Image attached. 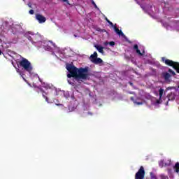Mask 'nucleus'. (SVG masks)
Returning <instances> with one entry per match:
<instances>
[{
	"mask_svg": "<svg viewBox=\"0 0 179 179\" xmlns=\"http://www.w3.org/2000/svg\"><path fill=\"white\" fill-rule=\"evenodd\" d=\"M168 72H169V73H171L173 76H176V72H174V71H173L171 69H169L168 70Z\"/></svg>",
	"mask_w": 179,
	"mask_h": 179,
	"instance_id": "nucleus-18",
	"label": "nucleus"
},
{
	"mask_svg": "<svg viewBox=\"0 0 179 179\" xmlns=\"http://www.w3.org/2000/svg\"><path fill=\"white\" fill-rule=\"evenodd\" d=\"M95 48H96V50L99 51V52H100L101 54H104V48H103L102 46L101 45H95Z\"/></svg>",
	"mask_w": 179,
	"mask_h": 179,
	"instance_id": "nucleus-9",
	"label": "nucleus"
},
{
	"mask_svg": "<svg viewBox=\"0 0 179 179\" xmlns=\"http://www.w3.org/2000/svg\"><path fill=\"white\" fill-rule=\"evenodd\" d=\"M90 1H93V0H90Z\"/></svg>",
	"mask_w": 179,
	"mask_h": 179,
	"instance_id": "nucleus-37",
	"label": "nucleus"
},
{
	"mask_svg": "<svg viewBox=\"0 0 179 179\" xmlns=\"http://www.w3.org/2000/svg\"><path fill=\"white\" fill-rule=\"evenodd\" d=\"M135 104H137V106H142V104H143V102L141 101V102H138V101H134Z\"/></svg>",
	"mask_w": 179,
	"mask_h": 179,
	"instance_id": "nucleus-21",
	"label": "nucleus"
},
{
	"mask_svg": "<svg viewBox=\"0 0 179 179\" xmlns=\"http://www.w3.org/2000/svg\"><path fill=\"white\" fill-rule=\"evenodd\" d=\"M162 76H163L164 80H166V81L170 80V78H171V75H170V73H169L167 72L163 73Z\"/></svg>",
	"mask_w": 179,
	"mask_h": 179,
	"instance_id": "nucleus-8",
	"label": "nucleus"
},
{
	"mask_svg": "<svg viewBox=\"0 0 179 179\" xmlns=\"http://www.w3.org/2000/svg\"><path fill=\"white\" fill-rule=\"evenodd\" d=\"M29 13L30 15H34V10H30L29 11Z\"/></svg>",
	"mask_w": 179,
	"mask_h": 179,
	"instance_id": "nucleus-23",
	"label": "nucleus"
},
{
	"mask_svg": "<svg viewBox=\"0 0 179 179\" xmlns=\"http://www.w3.org/2000/svg\"><path fill=\"white\" fill-rule=\"evenodd\" d=\"M47 50H48V51H50V50H51V47L48 46V47L47 48Z\"/></svg>",
	"mask_w": 179,
	"mask_h": 179,
	"instance_id": "nucleus-27",
	"label": "nucleus"
},
{
	"mask_svg": "<svg viewBox=\"0 0 179 179\" xmlns=\"http://www.w3.org/2000/svg\"><path fill=\"white\" fill-rule=\"evenodd\" d=\"M24 37H26L29 41H31L32 40L31 36H30V35H28L27 34H24Z\"/></svg>",
	"mask_w": 179,
	"mask_h": 179,
	"instance_id": "nucleus-19",
	"label": "nucleus"
},
{
	"mask_svg": "<svg viewBox=\"0 0 179 179\" xmlns=\"http://www.w3.org/2000/svg\"><path fill=\"white\" fill-rule=\"evenodd\" d=\"M43 92V97L44 99H45V101H47V103H48V97H47V96H45V94H47V92H45L44 90H42Z\"/></svg>",
	"mask_w": 179,
	"mask_h": 179,
	"instance_id": "nucleus-15",
	"label": "nucleus"
},
{
	"mask_svg": "<svg viewBox=\"0 0 179 179\" xmlns=\"http://www.w3.org/2000/svg\"><path fill=\"white\" fill-rule=\"evenodd\" d=\"M28 6H29V8H32V7H31V3H30V2L28 3Z\"/></svg>",
	"mask_w": 179,
	"mask_h": 179,
	"instance_id": "nucleus-25",
	"label": "nucleus"
},
{
	"mask_svg": "<svg viewBox=\"0 0 179 179\" xmlns=\"http://www.w3.org/2000/svg\"><path fill=\"white\" fill-rule=\"evenodd\" d=\"M17 65L19 68H22L28 73H31L33 72V66L31 63L26 58L22 57V59L17 62Z\"/></svg>",
	"mask_w": 179,
	"mask_h": 179,
	"instance_id": "nucleus-2",
	"label": "nucleus"
},
{
	"mask_svg": "<svg viewBox=\"0 0 179 179\" xmlns=\"http://www.w3.org/2000/svg\"><path fill=\"white\" fill-rule=\"evenodd\" d=\"M130 100H131L132 101H134V96H131V97L130 98Z\"/></svg>",
	"mask_w": 179,
	"mask_h": 179,
	"instance_id": "nucleus-28",
	"label": "nucleus"
},
{
	"mask_svg": "<svg viewBox=\"0 0 179 179\" xmlns=\"http://www.w3.org/2000/svg\"><path fill=\"white\" fill-rule=\"evenodd\" d=\"M66 69L69 72L67 74L68 78H75V79H84L86 80L89 78V67L78 69L73 64H69L66 66Z\"/></svg>",
	"mask_w": 179,
	"mask_h": 179,
	"instance_id": "nucleus-1",
	"label": "nucleus"
},
{
	"mask_svg": "<svg viewBox=\"0 0 179 179\" xmlns=\"http://www.w3.org/2000/svg\"><path fill=\"white\" fill-rule=\"evenodd\" d=\"M136 2H137V3L139 5V2L138 1L136 0Z\"/></svg>",
	"mask_w": 179,
	"mask_h": 179,
	"instance_id": "nucleus-33",
	"label": "nucleus"
},
{
	"mask_svg": "<svg viewBox=\"0 0 179 179\" xmlns=\"http://www.w3.org/2000/svg\"><path fill=\"white\" fill-rule=\"evenodd\" d=\"M134 50H135V51L136 52L137 54H138V55H143V53L141 52V50H139V47L138 46V45L135 44L134 45Z\"/></svg>",
	"mask_w": 179,
	"mask_h": 179,
	"instance_id": "nucleus-10",
	"label": "nucleus"
},
{
	"mask_svg": "<svg viewBox=\"0 0 179 179\" xmlns=\"http://www.w3.org/2000/svg\"><path fill=\"white\" fill-rule=\"evenodd\" d=\"M168 101H173L176 100V94L171 92L167 95Z\"/></svg>",
	"mask_w": 179,
	"mask_h": 179,
	"instance_id": "nucleus-7",
	"label": "nucleus"
},
{
	"mask_svg": "<svg viewBox=\"0 0 179 179\" xmlns=\"http://www.w3.org/2000/svg\"><path fill=\"white\" fill-rule=\"evenodd\" d=\"M162 62H164V64H166V65H168V66H172V68H173V69L177 64V62H174L173 60L166 59V57H162Z\"/></svg>",
	"mask_w": 179,
	"mask_h": 179,
	"instance_id": "nucleus-5",
	"label": "nucleus"
},
{
	"mask_svg": "<svg viewBox=\"0 0 179 179\" xmlns=\"http://www.w3.org/2000/svg\"><path fill=\"white\" fill-rule=\"evenodd\" d=\"M159 99H162V97H163V93H164V90H163L162 88H160L159 90Z\"/></svg>",
	"mask_w": 179,
	"mask_h": 179,
	"instance_id": "nucleus-17",
	"label": "nucleus"
},
{
	"mask_svg": "<svg viewBox=\"0 0 179 179\" xmlns=\"http://www.w3.org/2000/svg\"><path fill=\"white\" fill-rule=\"evenodd\" d=\"M145 168L141 166L135 174V179H145Z\"/></svg>",
	"mask_w": 179,
	"mask_h": 179,
	"instance_id": "nucleus-3",
	"label": "nucleus"
},
{
	"mask_svg": "<svg viewBox=\"0 0 179 179\" xmlns=\"http://www.w3.org/2000/svg\"><path fill=\"white\" fill-rule=\"evenodd\" d=\"M173 69L176 71L177 73H179V63L177 62L175 66L173 67Z\"/></svg>",
	"mask_w": 179,
	"mask_h": 179,
	"instance_id": "nucleus-16",
	"label": "nucleus"
},
{
	"mask_svg": "<svg viewBox=\"0 0 179 179\" xmlns=\"http://www.w3.org/2000/svg\"><path fill=\"white\" fill-rule=\"evenodd\" d=\"M74 89H76V86H74Z\"/></svg>",
	"mask_w": 179,
	"mask_h": 179,
	"instance_id": "nucleus-34",
	"label": "nucleus"
},
{
	"mask_svg": "<svg viewBox=\"0 0 179 179\" xmlns=\"http://www.w3.org/2000/svg\"><path fill=\"white\" fill-rule=\"evenodd\" d=\"M93 64H95L96 65L99 64H103V59L101 58L97 57L96 59L92 60Z\"/></svg>",
	"mask_w": 179,
	"mask_h": 179,
	"instance_id": "nucleus-12",
	"label": "nucleus"
},
{
	"mask_svg": "<svg viewBox=\"0 0 179 179\" xmlns=\"http://www.w3.org/2000/svg\"><path fill=\"white\" fill-rule=\"evenodd\" d=\"M22 78L24 79V80L26 82V78H24L23 77V76H22Z\"/></svg>",
	"mask_w": 179,
	"mask_h": 179,
	"instance_id": "nucleus-30",
	"label": "nucleus"
},
{
	"mask_svg": "<svg viewBox=\"0 0 179 179\" xmlns=\"http://www.w3.org/2000/svg\"><path fill=\"white\" fill-rule=\"evenodd\" d=\"M173 169L176 171V173H179V162H177L175 166H173Z\"/></svg>",
	"mask_w": 179,
	"mask_h": 179,
	"instance_id": "nucleus-14",
	"label": "nucleus"
},
{
	"mask_svg": "<svg viewBox=\"0 0 179 179\" xmlns=\"http://www.w3.org/2000/svg\"><path fill=\"white\" fill-rule=\"evenodd\" d=\"M0 55H2V51L0 50Z\"/></svg>",
	"mask_w": 179,
	"mask_h": 179,
	"instance_id": "nucleus-32",
	"label": "nucleus"
},
{
	"mask_svg": "<svg viewBox=\"0 0 179 179\" xmlns=\"http://www.w3.org/2000/svg\"><path fill=\"white\" fill-rule=\"evenodd\" d=\"M159 164L160 167H163V166H164V162L161 161Z\"/></svg>",
	"mask_w": 179,
	"mask_h": 179,
	"instance_id": "nucleus-22",
	"label": "nucleus"
},
{
	"mask_svg": "<svg viewBox=\"0 0 179 179\" xmlns=\"http://www.w3.org/2000/svg\"><path fill=\"white\" fill-rule=\"evenodd\" d=\"M36 19L38 23H45L47 18L41 14H36Z\"/></svg>",
	"mask_w": 179,
	"mask_h": 179,
	"instance_id": "nucleus-6",
	"label": "nucleus"
},
{
	"mask_svg": "<svg viewBox=\"0 0 179 179\" xmlns=\"http://www.w3.org/2000/svg\"><path fill=\"white\" fill-rule=\"evenodd\" d=\"M141 8L143 9V10H144V12H145V13H148V12H149L148 10V9H152V6L150 5H148V6H146L145 7L141 5Z\"/></svg>",
	"mask_w": 179,
	"mask_h": 179,
	"instance_id": "nucleus-11",
	"label": "nucleus"
},
{
	"mask_svg": "<svg viewBox=\"0 0 179 179\" xmlns=\"http://www.w3.org/2000/svg\"><path fill=\"white\" fill-rule=\"evenodd\" d=\"M90 58V61H92V62H93V61H94V59H96L97 52H94V54L91 55Z\"/></svg>",
	"mask_w": 179,
	"mask_h": 179,
	"instance_id": "nucleus-13",
	"label": "nucleus"
},
{
	"mask_svg": "<svg viewBox=\"0 0 179 179\" xmlns=\"http://www.w3.org/2000/svg\"><path fill=\"white\" fill-rule=\"evenodd\" d=\"M130 83V85H132V83Z\"/></svg>",
	"mask_w": 179,
	"mask_h": 179,
	"instance_id": "nucleus-35",
	"label": "nucleus"
},
{
	"mask_svg": "<svg viewBox=\"0 0 179 179\" xmlns=\"http://www.w3.org/2000/svg\"><path fill=\"white\" fill-rule=\"evenodd\" d=\"M129 94H134V92H129Z\"/></svg>",
	"mask_w": 179,
	"mask_h": 179,
	"instance_id": "nucleus-29",
	"label": "nucleus"
},
{
	"mask_svg": "<svg viewBox=\"0 0 179 179\" xmlns=\"http://www.w3.org/2000/svg\"><path fill=\"white\" fill-rule=\"evenodd\" d=\"M62 2H66L67 5H69V1L68 0H61Z\"/></svg>",
	"mask_w": 179,
	"mask_h": 179,
	"instance_id": "nucleus-24",
	"label": "nucleus"
},
{
	"mask_svg": "<svg viewBox=\"0 0 179 179\" xmlns=\"http://www.w3.org/2000/svg\"><path fill=\"white\" fill-rule=\"evenodd\" d=\"M88 114H92V113H89Z\"/></svg>",
	"mask_w": 179,
	"mask_h": 179,
	"instance_id": "nucleus-36",
	"label": "nucleus"
},
{
	"mask_svg": "<svg viewBox=\"0 0 179 179\" xmlns=\"http://www.w3.org/2000/svg\"><path fill=\"white\" fill-rule=\"evenodd\" d=\"M106 22L114 28V31H115V33L118 35V36H121L122 37H125V34H124V32L122 31L121 30H120V29H118L117 27V26L114 25V24H113L111 22V21H110L108 18H106Z\"/></svg>",
	"mask_w": 179,
	"mask_h": 179,
	"instance_id": "nucleus-4",
	"label": "nucleus"
},
{
	"mask_svg": "<svg viewBox=\"0 0 179 179\" xmlns=\"http://www.w3.org/2000/svg\"><path fill=\"white\" fill-rule=\"evenodd\" d=\"M91 2H92V5H96V3L94 2V1H91Z\"/></svg>",
	"mask_w": 179,
	"mask_h": 179,
	"instance_id": "nucleus-26",
	"label": "nucleus"
},
{
	"mask_svg": "<svg viewBox=\"0 0 179 179\" xmlns=\"http://www.w3.org/2000/svg\"><path fill=\"white\" fill-rule=\"evenodd\" d=\"M109 45H110L111 47H114V45H115V42L114 41L109 42Z\"/></svg>",
	"mask_w": 179,
	"mask_h": 179,
	"instance_id": "nucleus-20",
	"label": "nucleus"
},
{
	"mask_svg": "<svg viewBox=\"0 0 179 179\" xmlns=\"http://www.w3.org/2000/svg\"><path fill=\"white\" fill-rule=\"evenodd\" d=\"M94 8H97V5H94Z\"/></svg>",
	"mask_w": 179,
	"mask_h": 179,
	"instance_id": "nucleus-31",
	"label": "nucleus"
}]
</instances>
